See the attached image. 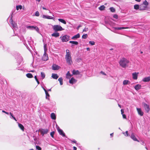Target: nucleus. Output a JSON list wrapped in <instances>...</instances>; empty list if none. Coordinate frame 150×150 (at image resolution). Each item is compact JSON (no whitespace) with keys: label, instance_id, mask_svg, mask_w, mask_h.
I'll return each mask as SVG.
<instances>
[{"label":"nucleus","instance_id":"nucleus-1","mask_svg":"<svg viewBox=\"0 0 150 150\" xmlns=\"http://www.w3.org/2000/svg\"><path fill=\"white\" fill-rule=\"evenodd\" d=\"M65 59L66 62L69 65H71L73 63L72 60L71 54L69 50H66V54L65 56Z\"/></svg>","mask_w":150,"mask_h":150},{"label":"nucleus","instance_id":"nucleus-2","mask_svg":"<svg viewBox=\"0 0 150 150\" xmlns=\"http://www.w3.org/2000/svg\"><path fill=\"white\" fill-rule=\"evenodd\" d=\"M129 62V61L127 59L123 58H122L119 62L120 65L123 68H125L127 66V64Z\"/></svg>","mask_w":150,"mask_h":150},{"label":"nucleus","instance_id":"nucleus-3","mask_svg":"<svg viewBox=\"0 0 150 150\" xmlns=\"http://www.w3.org/2000/svg\"><path fill=\"white\" fill-rule=\"evenodd\" d=\"M14 11H12L11 13V15L10 18V19L9 21L10 23L11 24L13 28L15 29L16 30L18 29V26L17 23H15L13 21L12 18L13 17V14Z\"/></svg>","mask_w":150,"mask_h":150},{"label":"nucleus","instance_id":"nucleus-4","mask_svg":"<svg viewBox=\"0 0 150 150\" xmlns=\"http://www.w3.org/2000/svg\"><path fill=\"white\" fill-rule=\"evenodd\" d=\"M52 28L53 30L55 32L61 31L64 30L60 25H52Z\"/></svg>","mask_w":150,"mask_h":150},{"label":"nucleus","instance_id":"nucleus-5","mask_svg":"<svg viewBox=\"0 0 150 150\" xmlns=\"http://www.w3.org/2000/svg\"><path fill=\"white\" fill-rule=\"evenodd\" d=\"M57 129L59 133V134L63 137H65V133H64L63 131L60 129L59 126L57 127Z\"/></svg>","mask_w":150,"mask_h":150},{"label":"nucleus","instance_id":"nucleus-6","mask_svg":"<svg viewBox=\"0 0 150 150\" xmlns=\"http://www.w3.org/2000/svg\"><path fill=\"white\" fill-rule=\"evenodd\" d=\"M69 35H66L63 36L62 38V41L63 42H66L69 40Z\"/></svg>","mask_w":150,"mask_h":150},{"label":"nucleus","instance_id":"nucleus-7","mask_svg":"<svg viewBox=\"0 0 150 150\" xmlns=\"http://www.w3.org/2000/svg\"><path fill=\"white\" fill-rule=\"evenodd\" d=\"M52 69L54 70H58L60 68V67L59 66L55 64H53L52 65Z\"/></svg>","mask_w":150,"mask_h":150},{"label":"nucleus","instance_id":"nucleus-8","mask_svg":"<svg viewBox=\"0 0 150 150\" xmlns=\"http://www.w3.org/2000/svg\"><path fill=\"white\" fill-rule=\"evenodd\" d=\"M137 110L139 115L141 116H142L143 115L144 113L140 108H137Z\"/></svg>","mask_w":150,"mask_h":150},{"label":"nucleus","instance_id":"nucleus-9","mask_svg":"<svg viewBox=\"0 0 150 150\" xmlns=\"http://www.w3.org/2000/svg\"><path fill=\"white\" fill-rule=\"evenodd\" d=\"M40 131L43 135L44 134H47L48 132V130L47 129H42L40 130Z\"/></svg>","mask_w":150,"mask_h":150},{"label":"nucleus","instance_id":"nucleus-10","mask_svg":"<svg viewBox=\"0 0 150 150\" xmlns=\"http://www.w3.org/2000/svg\"><path fill=\"white\" fill-rule=\"evenodd\" d=\"M48 59L47 55L46 54V52H44V55L42 57V59L44 61H47Z\"/></svg>","mask_w":150,"mask_h":150},{"label":"nucleus","instance_id":"nucleus-11","mask_svg":"<svg viewBox=\"0 0 150 150\" xmlns=\"http://www.w3.org/2000/svg\"><path fill=\"white\" fill-rule=\"evenodd\" d=\"M144 105L145 110L146 112H149L150 109L149 106L146 103H144Z\"/></svg>","mask_w":150,"mask_h":150},{"label":"nucleus","instance_id":"nucleus-12","mask_svg":"<svg viewBox=\"0 0 150 150\" xmlns=\"http://www.w3.org/2000/svg\"><path fill=\"white\" fill-rule=\"evenodd\" d=\"M139 73L134 72L132 74V77L134 79L136 80L137 79Z\"/></svg>","mask_w":150,"mask_h":150},{"label":"nucleus","instance_id":"nucleus-13","mask_svg":"<svg viewBox=\"0 0 150 150\" xmlns=\"http://www.w3.org/2000/svg\"><path fill=\"white\" fill-rule=\"evenodd\" d=\"M42 18H43L50 19H53L54 18L52 16H47L44 15H43Z\"/></svg>","mask_w":150,"mask_h":150},{"label":"nucleus","instance_id":"nucleus-14","mask_svg":"<svg viewBox=\"0 0 150 150\" xmlns=\"http://www.w3.org/2000/svg\"><path fill=\"white\" fill-rule=\"evenodd\" d=\"M76 82V80H75L74 78H72L69 81V82L70 83L73 84L75 83Z\"/></svg>","mask_w":150,"mask_h":150},{"label":"nucleus","instance_id":"nucleus-15","mask_svg":"<svg viewBox=\"0 0 150 150\" xmlns=\"http://www.w3.org/2000/svg\"><path fill=\"white\" fill-rule=\"evenodd\" d=\"M131 137L132 139H133V140L139 142V140H138L136 138L133 133H132V134L131 136Z\"/></svg>","mask_w":150,"mask_h":150},{"label":"nucleus","instance_id":"nucleus-16","mask_svg":"<svg viewBox=\"0 0 150 150\" xmlns=\"http://www.w3.org/2000/svg\"><path fill=\"white\" fill-rule=\"evenodd\" d=\"M129 28L128 27H116L115 28V29L116 30H121L122 29H127Z\"/></svg>","mask_w":150,"mask_h":150},{"label":"nucleus","instance_id":"nucleus-17","mask_svg":"<svg viewBox=\"0 0 150 150\" xmlns=\"http://www.w3.org/2000/svg\"><path fill=\"white\" fill-rule=\"evenodd\" d=\"M146 8L142 4L140 5V10L143 11L146 9Z\"/></svg>","mask_w":150,"mask_h":150},{"label":"nucleus","instance_id":"nucleus-18","mask_svg":"<svg viewBox=\"0 0 150 150\" xmlns=\"http://www.w3.org/2000/svg\"><path fill=\"white\" fill-rule=\"evenodd\" d=\"M51 35L52 36L56 38L59 36V34L58 32H55L52 34Z\"/></svg>","mask_w":150,"mask_h":150},{"label":"nucleus","instance_id":"nucleus-19","mask_svg":"<svg viewBox=\"0 0 150 150\" xmlns=\"http://www.w3.org/2000/svg\"><path fill=\"white\" fill-rule=\"evenodd\" d=\"M52 77L54 79H57L58 78L59 76L56 74H52Z\"/></svg>","mask_w":150,"mask_h":150},{"label":"nucleus","instance_id":"nucleus-20","mask_svg":"<svg viewBox=\"0 0 150 150\" xmlns=\"http://www.w3.org/2000/svg\"><path fill=\"white\" fill-rule=\"evenodd\" d=\"M142 81L144 82L149 81H150V77L149 76L147 77L144 78L143 79Z\"/></svg>","mask_w":150,"mask_h":150},{"label":"nucleus","instance_id":"nucleus-21","mask_svg":"<svg viewBox=\"0 0 150 150\" xmlns=\"http://www.w3.org/2000/svg\"><path fill=\"white\" fill-rule=\"evenodd\" d=\"M72 73L73 75H78L80 74V72L78 70H73L72 71Z\"/></svg>","mask_w":150,"mask_h":150},{"label":"nucleus","instance_id":"nucleus-22","mask_svg":"<svg viewBox=\"0 0 150 150\" xmlns=\"http://www.w3.org/2000/svg\"><path fill=\"white\" fill-rule=\"evenodd\" d=\"M141 86L139 84L137 85L134 87L135 89L137 91L140 89L141 88Z\"/></svg>","mask_w":150,"mask_h":150},{"label":"nucleus","instance_id":"nucleus-23","mask_svg":"<svg viewBox=\"0 0 150 150\" xmlns=\"http://www.w3.org/2000/svg\"><path fill=\"white\" fill-rule=\"evenodd\" d=\"M80 37V34L79 33L73 36L71 39L73 40H74Z\"/></svg>","mask_w":150,"mask_h":150},{"label":"nucleus","instance_id":"nucleus-24","mask_svg":"<svg viewBox=\"0 0 150 150\" xmlns=\"http://www.w3.org/2000/svg\"><path fill=\"white\" fill-rule=\"evenodd\" d=\"M51 117L52 119L55 120L56 119V116L54 113H52L51 114Z\"/></svg>","mask_w":150,"mask_h":150},{"label":"nucleus","instance_id":"nucleus-25","mask_svg":"<svg viewBox=\"0 0 150 150\" xmlns=\"http://www.w3.org/2000/svg\"><path fill=\"white\" fill-rule=\"evenodd\" d=\"M18 125L19 127L23 131H24V126L21 124L18 123Z\"/></svg>","mask_w":150,"mask_h":150},{"label":"nucleus","instance_id":"nucleus-26","mask_svg":"<svg viewBox=\"0 0 150 150\" xmlns=\"http://www.w3.org/2000/svg\"><path fill=\"white\" fill-rule=\"evenodd\" d=\"M25 27L28 29H29L31 30H34V28L35 26H33L26 25Z\"/></svg>","mask_w":150,"mask_h":150},{"label":"nucleus","instance_id":"nucleus-27","mask_svg":"<svg viewBox=\"0 0 150 150\" xmlns=\"http://www.w3.org/2000/svg\"><path fill=\"white\" fill-rule=\"evenodd\" d=\"M140 5H139L138 4H135L134 6V8L135 9L137 10L139 9L140 10Z\"/></svg>","mask_w":150,"mask_h":150},{"label":"nucleus","instance_id":"nucleus-28","mask_svg":"<svg viewBox=\"0 0 150 150\" xmlns=\"http://www.w3.org/2000/svg\"><path fill=\"white\" fill-rule=\"evenodd\" d=\"M72 76V75L71 74L69 71H68L66 74V78L67 79H69Z\"/></svg>","mask_w":150,"mask_h":150},{"label":"nucleus","instance_id":"nucleus-29","mask_svg":"<svg viewBox=\"0 0 150 150\" xmlns=\"http://www.w3.org/2000/svg\"><path fill=\"white\" fill-rule=\"evenodd\" d=\"M58 20L59 21L64 23V24H66V22L64 20L62 19L59 18Z\"/></svg>","mask_w":150,"mask_h":150},{"label":"nucleus","instance_id":"nucleus-30","mask_svg":"<svg viewBox=\"0 0 150 150\" xmlns=\"http://www.w3.org/2000/svg\"><path fill=\"white\" fill-rule=\"evenodd\" d=\"M130 83V82L128 80H125L123 81V84L124 85H126Z\"/></svg>","mask_w":150,"mask_h":150},{"label":"nucleus","instance_id":"nucleus-31","mask_svg":"<svg viewBox=\"0 0 150 150\" xmlns=\"http://www.w3.org/2000/svg\"><path fill=\"white\" fill-rule=\"evenodd\" d=\"M144 5L147 8L148 5L149 4V3L147 1H146L145 0L144 1L143 3L142 4Z\"/></svg>","mask_w":150,"mask_h":150},{"label":"nucleus","instance_id":"nucleus-32","mask_svg":"<svg viewBox=\"0 0 150 150\" xmlns=\"http://www.w3.org/2000/svg\"><path fill=\"white\" fill-rule=\"evenodd\" d=\"M26 76L28 78H31L33 77V75L30 73H28L26 75Z\"/></svg>","mask_w":150,"mask_h":150},{"label":"nucleus","instance_id":"nucleus-33","mask_svg":"<svg viewBox=\"0 0 150 150\" xmlns=\"http://www.w3.org/2000/svg\"><path fill=\"white\" fill-rule=\"evenodd\" d=\"M9 114L11 115V117H10L11 118H13L16 121H17V120L16 119V118H15V117L14 116L12 113L11 112H10Z\"/></svg>","mask_w":150,"mask_h":150},{"label":"nucleus","instance_id":"nucleus-34","mask_svg":"<svg viewBox=\"0 0 150 150\" xmlns=\"http://www.w3.org/2000/svg\"><path fill=\"white\" fill-rule=\"evenodd\" d=\"M105 8V7L104 5H102L100 6L98 8L99 10L101 11L103 10H104Z\"/></svg>","mask_w":150,"mask_h":150},{"label":"nucleus","instance_id":"nucleus-35","mask_svg":"<svg viewBox=\"0 0 150 150\" xmlns=\"http://www.w3.org/2000/svg\"><path fill=\"white\" fill-rule=\"evenodd\" d=\"M58 81L59 82L60 85H62L63 84V79L61 77L58 79Z\"/></svg>","mask_w":150,"mask_h":150},{"label":"nucleus","instance_id":"nucleus-36","mask_svg":"<svg viewBox=\"0 0 150 150\" xmlns=\"http://www.w3.org/2000/svg\"><path fill=\"white\" fill-rule=\"evenodd\" d=\"M46 98L47 99H49V97L50 96V95L48 93L47 91H45Z\"/></svg>","mask_w":150,"mask_h":150},{"label":"nucleus","instance_id":"nucleus-37","mask_svg":"<svg viewBox=\"0 0 150 150\" xmlns=\"http://www.w3.org/2000/svg\"><path fill=\"white\" fill-rule=\"evenodd\" d=\"M22 8V6L20 5L16 6V9L17 10H18L19 9H21Z\"/></svg>","mask_w":150,"mask_h":150},{"label":"nucleus","instance_id":"nucleus-38","mask_svg":"<svg viewBox=\"0 0 150 150\" xmlns=\"http://www.w3.org/2000/svg\"><path fill=\"white\" fill-rule=\"evenodd\" d=\"M122 133L125 135V136L126 137H127L129 136V134H128V131H126L125 132H122Z\"/></svg>","mask_w":150,"mask_h":150},{"label":"nucleus","instance_id":"nucleus-39","mask_svg":"<svg viewBox=\"0 0 150 150\" xmlns=\"http://www.w3.org/2000/svg\"><path fill=\"white\" fill-rule=\"evenodd\" d=\"M69 43H72L76 45H77L78 44V42L76 41H70Z\"/></svg>","mask_w":150,"mask_h":150},{"label":"nucleus","instance_id":"nucleus-40","mask_svg":"<svg viewBox=\"0 0 150 150\" xmlns=\"http://www.w3.org/2000/svg\"><path fill=\"white\" fill-rule=\"evenodd\" d=\"M110 11L112 12H115V8L113 7L110 8Z\"/></svg>","mask_w":150,"mask_h":150},{"label":"nucleus","instance_id":"nucleus-41","mask_svg":"<svg viewBox=\"0 0 150 150\" xmlns=\"http://www.w3.org/2000/svg\"><path fill=\"white\" fill-rule=\"evenodd\" d=\"M41 76L42 79H44L45 77V74L43 72H42L41 73Z\"/></svg>","mask_w":150,"mask_h":150},{"label":"nucleus","instance_id":"nucleus-42","mask_svg":"<svg viewBox=\"0 0 150 150\" xmlns=\"http://www.w3.org/2000/svg\"><path fill=\"white\" fill-rule=\"evenodd\" d=\"M88 37V35L87 34H85L84 35H83L82 36V38L83 39H86V38Z\"/></svg>","mask_w":150,"mask_h":150},{"label":"nucleus","instance_id":"nucleus-43","mask_svg":"<svg viewBox=\"0 0 150 150\" xmlns=\"http://www.w3.org/2000/svg\"><path fill=\"white\" fill-rule=\"evenodd\" d=\"M34 30H36V31L38 32H39V29L37 26L34 27Z\"/></svg>","mask_w":150,"mask_h":150},{"label":"nucleus","instance_id":"nucleus-44","mask_svg":"<svg viewBox=\"0 0 150 150\" xmlns=\"http://www.w3.org/2000/svg\"><path fill=\"white\" fill-rule=\"evenodd\" d=\"M89 43L92 45H95V42L93 41H90L89 42Z\"/></svg>","mask_w":150,"mask_h":150},{"label":"nucleus","instance_id":"nucleus-45","mask_svg":"<svg viewBox=\"0 0 150 150\" xmlns=\"http://www.w3.org/2000/svg\"><path fill=\"white\" fill-rule=\"evenodd\" d=\"M36 149L38 150H41V148L39 146H36Z\"/></svg>","mask_w":150,"mask_h":150},{"label":"nucleus","instance_id":"nucleus-46","mask_svg":"<svg viewBox=\"0 0 150 150\" xmlns=\"http://www.w3.org/2000/svg\"><path fill=\"white\" fill-rule=\"evenodd\" d=\"M35 16H39L40 14L39 12L38 11H37L35 12Z\"/></svg>","mask_w":150,"mask_h":150},{"label":"nucleus","instance_id":"nucleus-47","mask_svg":"<svg viewBox=\"0 0 150 150\" xmlns=\"http://www.w3.org/2000/svg\"><path fill=\"white\" fill-rule=\"evenodd\" d=\"M88 30V29L87 28L85 27L83 30V32L87 31Z\"/></svg>","mask_w":150,"mask_h":150},{"label":"nucleus","instance_id":"nucleus-48","mask_svg":"<svg viewBox=\"0 0 150 150\" xmlns=\"http://www.w3.org/2000/svg\"><path fill=\"white\" fill-rule=\"evenodd\" d=\"M54 132H52L50 133V135H51V136L53 138V136L54 134Z\"/></svg>","mask_w":150,"mask_h":150},{"label":"nucleus","instance_id":"nucleus-49","mask_svg":"<svg viewBox=\"0 0 150 150\" xmlns=\"http://www.w3.org/2000/svg\"><path fill=\"white\" fill-rule=\"evenodd\" d=\"M46 45L45 44L44 45V52H45V51L46 52Z\"/></svg>","mask_w":150,"mask_h":150},{"label":"nucleus","instance_id":"nucleus-50","mask_svg":"<svg viewBox=\"0 0 150 150\" xmlns=\"http://www.w3.org/2000/svg\"><path fill=\"white\" fill-rule=\"evenodd\" d=\"M113 17L116 19H117L118 18V16L117 15L115 14L113 16Z\"/></svg>","mask_w":150,"mask_h":150},{"label":"nucleus","instance_id":"nucleus-51","mask_svg":"<svg viewBox=\"0 0 150 150\" xmlns=\"http://www.w3.org/2000/svg\"><path fill=\"white\" fill-rule=\"evenodd\" d=\"M122 116L123 118L124 119H126V116L125 114H122Z\"/></svg>","mask_w":150,"mask_h":150},{"label":"nucleus","instance_id":"nucleus-52","mask_svg":"<svg viewBox=\"0 0 150 150\" xmlns=\"http://www.w3.org/2000/svg\"><path fill=\"white\" fill-rule=\"evenodd\" d=\"M100 73V74H103L104 75H106V74L104 72H103V71H101Z\"/></svg>","mask_w":150,"mask_h":150},{"label":"nucleus","instance_id":"nucleus-53","mask_svg":"<svg viewBox=\"0 0 150 150\" xmlns=\"http://www.w3.org/2000/svg\"><path fill=\"white\" fill-rule=\"evenodd\" d=\"M71 141L72 142L74 143H76V141L75 139L72 140Z\"/></svg>","mask_w":150,"mask_h":150},{"label":"nucleus","instance_id":"nucleus-54","mask_svg":"<svg viewBox=\"0 0 150 150\" xmlns=\"http://www.w3.org/2000/svg\"><path fill=\"white\" fill-rule=\"evenodd\" d=\"M121 114L122 115V114H123V113H124V110L122 109L121 110Z\"/></svg>","mask_w":150,"mask_h":150},{"label":"nucleus","instance_id":"nucleus-55","mask_svg":"<svg viewBox=\"0 0 150 150\" xmlns=\"http://www.w3.org/2000/svg\"><path fill=\"white\" fill-rule=\"evenodd\" d=\"M81 27V25H79V26H78V27H77V30H78L79 29V28Z\"/></svg>","mask_w":150,"mask_h":150},{"label":"nucleus","instance_id":"nucleus-56","mask_svg":"<svg viewBox=\"0 0 150 150\" xmlns=\"http://www.w3.org/2000/svg\"><path fill=\"white\" fill-rule=\"evenodd\" d=\"M34 78H35V79L36 81H37V80H38V79L37 78L36 76H35L34 77Z\"/></svg>","mask_w":150,"mask_h":150},{"label":"nucleus","instance_id":"nucleus-57","mask_svg":"<svg viewBox=\"0 0 150 150\" xmlns=\"http://www.w3.org/2000/svg\"><path fill=\"white\" fill-rule=\"evenodd\" d=\"M73 149L74 150H76V149H77L76 147L75 146L73 147Z\"/></svg>","mask_w":150,"mask_h":150},{"label":"nucleus","instance_id":"nucleus-58","mask_svg":"<svg viewBox=\"0 0 150 150\" xmlns=\"http://www.w3.org/2000/svg\"><path fill=\"white\" fill-rule=\"evenodd\" d=\"M86 50L87 51H90V49L89 47H87L86 48Z\"/></svg>","mask_w":150,"mask_h":150},{"label":"nucleus","instance_id":"nucleus-59","mask_svg":"<svg viewBox=\"0 0 150 150\" xmlns=\"http://www.w3.org/2000/svg\"><path fill=\"white\" fill-rule=\"evenodd\" d=\"M113 133H111V134H110V136L112 137L113 136Z\"/></svg>","mask_w":150,"mask_h":150},{"label":"nucleus","instance_id":"nucleus-60","mask_svg":"<svg viewBox=\"0 0 150 150\" xmlns=\"http://www.w3.org/2000/svg\"><path fill=\"white\" fill-rule=\"evenodd\" d=\"M42 8L44 10H47V9H46V8H45L44 7H42Z\"/></svg>","mask_w":150,"mask_h":150},{"label":"nucleus","instance_id":"nucleus-61","mask_svg":"<svg viewBox=\"0 0 150 150\" xmlns=\"http://www.w3.org/2000/svg\"><path fill=\"white\" fill-rule=\"evenodd\" d=\"M135 1H137L139 2L141 1V0H135Z\"/></svg>","mask_w":150,"mask_h":150},{"label":"nucleus","instance_id":"nucleus-62","mask_svg":"<svg viewBox=\"0 0 150 150\" xmlns=\"http://www.w3.org/2000/svg\"><path fill=\"white\" fill-rule=\"evenodd\" d=\"M144 142H143V141H142V143H141V144L142 145H144Z\"/></svg>","mask_w":150,"mask_h":150},{"label":"nucleus","instance_id":"nucleus-63","mask_svg":"<svg viewBox=\"0 0 150 150\" xmlns=\"http://www.w3.org/2000/svg\"><path fill=\"white\" fill-rule=\"evenodd\" d=\"M37 81V83H38V84H39L40 83H39V81H38V80H37V81Z\"/></svg>","mask_w":150,"mask_h":150},{"label":"nucleus","instance_id":"nucleus-64","mask_svg":"<svg viewBox=\"0 0 150 150\" xmlns=\"http://www.w3.org/2000/svg\"><path fill=\"white\" fill-rule=\"evenodd\" d=\"M2 112H3L4 113H6V112L5 111H4V110H3L2 111Z\"/></svg>","mask_w":150,"mask_h":150}]
</instances>
